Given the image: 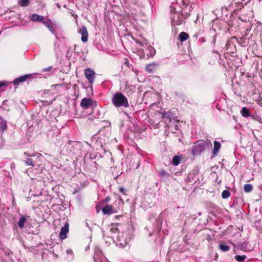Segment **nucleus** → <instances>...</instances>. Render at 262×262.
<instances>
[{"instance_id":"nucleus-1","label":"nucleus","mask_w":262,"mask_h":262,"mask_svg":"<svg viewBox=\"0 0 262 262\" xmlns=\"http://www.w3.org/2000/svg\"><path fill=\"white\" fill-rule=\"evenodd\" d=\"M177 6L174 5L170 6L171 23L172 26L181 25L190 15L187 11H184Z\"/></svg>"},{"instance_id":"nucleus-2","label":"nucleus","mask_w":262,"mask_h":262,"mask_svg":"<svg viewBox=\"0 0 262 262\" xmlns=\"http://www.w3.org/2000/svg\"><path fill=\"white\" fill-rule=\"evenodd\" d=\"M212 147V143L210 141H205L203 140H199L196 142L191 148V154L195 156L200 155L206 148Z\"/></svg>"},{"instance_id":"nucleus-3","label":"nucleus","mask_w":262,"mask_h":262,"mask_svg":"<svg viewBox=\"0 0 262 262\" xmlns=\"http://www.w3.org/2000/svg\"><path fill=\"white\" fill-rule=\"evenodd\" d=\"M97 102L91 98H83V116L92 114L94 109L97 106Z\"/></svg>"},{"instance_id":"nucleus-4","label":"nucleus","mask_w":262,"mask_h":262,"mask_svg":"<svg viewBox=\"0 0 262 262\" xmlns=\"http://www.w3.org/2000/svg\"><path fill=\"white\" fill-rule=\"evenodd\" d=\"M112 101L116 107H127L129 106L127 98L121 92L115 93L112 98Z\"/></svg>"},{"instance_id":"nucleus-5","label":"nucleus","mask_w":262,"mask_h":262,"mask_svg":"<svg viewBox=\"0 0 262 262\" xmlns=\"http://www.w3.org/2000/svg\"><path fill=\"white\" fill-rule=\"evenodd\" d=\"M84 74L88 81L90 85L93 84L94 82L96 73L94 70L90 68H86L84 70Z\"/></svg>"},{"instance_id":"nucleus-6","label":"nucleus","mask_w":262,"mask_h":262,"mask_svg":"<svg viewBox=\"0 0 262 262\" xmlns=\"http://www.w3.org/2000/svg\"><path fill=\"white\" fill-rule=\"evenodd\" d=\"M248 30H246V32L245 34V35L242 37H237L236 36L232 37V39L234 40L237 41L240 45L243 47H245L248 45L249 44V38L246 37L247 35Z\"/></svg>"},{"instance_id":"nucleus-7","label":"nucleus","mask_w":262,"mask_h":262,"mask_svg":"<svg viewBox=\"0 0 262 262\" xmlns=\"http://www.w3.org/2000/svg\"><path fill=\"white\" fill-rule=\"evenodd\" d=\"M118 209L111 205H106L102 208V212L103 214L111 215L117 213Z\"/></svg>"},{"instance_id":"nucleus-8","label":"nucleus","mask_w":262,"mask_h":262,"mask_svg":"<svg viewBox=\"0 0 262 262\" xmlns=\"http://www.w3.org/2000/svg\"><path fill=\"white\" fill-rule=\"evenodd\" d=\"M144 57L148 59L151 57H153L156 53L155 49L151 46L148 45L144 50H143Z\"/></svg>"},{"instance_id":"nucleus-9","label":"nucleus","mask_w":262,"mask_h":262,"mask_svg":"<svg viewBox=\"0 0 262 262\" xmlns=\"http://www.w3.org/2000/svg\"><path fill=\"white\" fill-rule=\"evenodd\" d=\"M177 6L178 8L182 9L184 11H187L188 13L192 10L190 0H183L182 6L180 5Z\"/></svg>"},{"instance_id":"nucleus-10","label":"nucleus","mask_w":262,"mask_h":262,"mask_svg":"<svg viewBox=\"0 0 262 262\" xmlns=\"http://www.w3.org/2000/svg\"><path fill=\"white\" fill-rule=\"evenodd\" d=\"M162 118L164 120L166 123H170L174 118V114L171 111H164L161 113Z\"/></svg>"},{"instance_id":"nucleus-11","label":"nucleus","mask_w":262,"mask_h":262,"mask_svg":"<svg viewBox=\"0 0 262 262\" xmlns=\"http://www.w3.org/2000/svg\"><path fill=\"white\" fill-rule=\"evenodd\" d=\"M32 74H27L23 76H21L14 80L13 83L15 86L18 85L20 83L25 81L27 79L32 77Z\"/></svg>"},{"instance_id":"nucleus-12","label":"nucleus","mask_w":262,"mask_h":262,"mask_svg":"<svg viewBox=\"0 0 262 262\" xmlns=\"http://www.w3.org/2000/svg\"><path fill=\"white\" fill-rule=\"evenodd\" d=\"M250 0H233L231 6L236 9H241L244 5H246Z\"/></svg>"},{"instance_id":"nucleus-13","label":"nucleus","mask_w":262,"mask_h":262,"mask_svg":"<svg viewBox=\"0 0 262 262\" xmlns=\"http://www.w3.org/2000/svg\"><path fill=\"white\" fill-rule=\"evenodd\" d=\"M69 231V224L67 222L61 228L60 232V238L61 239H64L67 237V234Z\"/></svg>"},{"instance_id":"nucleus-14","label":"nucleus","mask_w":262,"mask_h":262,"mask_svg":"<svg viewBox=\"0 0 262 262\" xmlns=\"http://www.w3.org/2000/svg\"><path fill=\"white\" fill-rule=\"evenodd\" d=\"M96 156L92 154H86L84 156V161L85 164H86V162H89L88 161L90 160L92 165H95L96 163L95 161H93L94 159H95Z\"/></svg>"},{"instance_id":"nucleus-15","label":"nucleus","mask_w":262,"mask_h":262,"mask_svg":"<svg viewBox=\"0 0 262 262\" xmlns=\"http://www.w3.org/2000/svg\"><path fill=\"white\" fill-rule=\"evenodd\" d=\"M248 244V242H245L242 243H239L237 244V246L236 247L235 244H233L234 246V253L236 252V249H238L239 250L245 251L247 248V245Z\"/></svg>"},{"instance_id":"nucleus-16","label":"nucleus","mask_w":262,"mask_h":262,"mask_svg":"<svg viewBox=\"0 0 262 262\" xmlns=\"http://www.w3.org/2000/svg\"><path fill=\"white\" fill-rule=\"evenodd\" d=\"M221 147V144L217 141H214L213 142V149L212 150L213 156H215L219 152Z\"/></svg>"},{"instance_id":"nucleus-17","label":"nucleus","mask_w":262,"mask_h":262,"mask_svg":"<svg viewBox=\"0 0 262 262\" xmlns=\"http://www.w3.org/2000/svg\"><path fill=\"white\" fill-rule=\"evenodd\" d=\"M116 244L121 247H124L126 246L127 242L125 239H124L122 236L120 237V235L119 234L117 236Z\"/></svg>"},{"instance_id":"nucleus-18","label":"nucleus","mask_w":262,"mask_h":262,"mask_svg":"<svg viewBox=\"0 0 262 262\" xmlns=\"http://www.w3.org/2000/svg\"><path fill=\"white\" fill-rule=\"evenodd\" d=\"M30 19L33 21L42 22L44 21V17L37 14H33L31 16Z\"/></svg>"},{"instance_id":"nucleus-19","label":"nucleus","mask_w":262,"mask_h":262,"mask_svg":"<svg viewBox=\"0 0 262 262\" xmlns=\"http://www.w3.org/2000/svg\"><path fill=\"white\" fill-rule=\"evenodd\" d=\"M28 217V216H24V215L20 216V217L19 219V220L18 221V223H17L18 226L20 229H22L24 227L25 224L27 221V218Z\"/></svg>"},{"instance_id":"nucleus-20","label":"nucleus","mask_w":262,"mask_h":262,"mask_svg":"<svg viewBox=\"0 0 262 262\" xmlns=\"http://www.w3.org/2000/svg\"><path fill=\"white\" fill-rule=\"evenodd\" d=\"M120 225L119 223L111 224L110 231L113 233H119V229L118 227Z\"/></svg>"},{"instance_id":"nucleus-21","label":"nucleus","mask_w":262,"mask_h":262,"mask_svg":"<svg viewBox=\"0 0 262 262\" xmlns=\"http://www.w3.org/2000/svg\"><path fill=\"white\" fill-rule=\"evenodd\" d=\"M83 88L85 89L86 96L89 98V97L92 96L93 95V84L90 85L87 87H85L84 85H83Z\"/></svg>"},{"instance_id":"nucleus-22","label":"nucleus","mask_w":262,"mask_h":262,"mask_svg":"<svg viewBox=\"0 0 262 262\" xmlns=\"http://www.w3.org/2000/svg\"><path fill=\"white\" fill-rule=\"evenodd\" d=\"M241 114L243 117L245 118L251 116V114L249 110L246 107H244L242 108Z\"/></svg>"},{"instance_id":"nucleus-23","label":"nucleus","mask_w":262,"mask_h":262,"mask_svg":"<svg viewBox=\"0 0 262 262\" xmlns=\"http://www.w3.org/2000/svg\"><path fill=\"white\" fill-rule=\"evenodd\" d=\"M43 24L49 29V30L53 33L55 34V31L53 27L52 26V22L50 20L43 21Z\"/></svg>"},{"instance_id":"nucleus-24","label":"nucleus","mask_w":262,"mask_h":262,"mask_svg":"<svg viewBox=\"0 0 262 262\" xmlns=\"http://www.w3.org/2000/svg\"><path fill=\"white\" fill-rule=\"evenodd\" d=\"M189 38V35L185 32H181L179 35V39L181 42L186 41Z\"/></svg>"},{"instance_id":"nucleus-25","label":"nucleus","mask_w":262,"mask_h":262,"mask_svg":"<svg viewBox=\"0 0 262 262\" xmlns=\"http://www.w3.org/2000/svg\"><path fill=\"white\" fill-rule=\"evenodd\" d=\"M0 119V130L3 133L7 128V122L2 118H1Z\"/></svg>"},{"instance_id":"nucleus-26","label":"nucleus","mask_w":262,"mask_h":262,"mask_svg":"<svg viewBox=\"0 0 262 262\" xmlns=\"http://www.w3.org/2000/svg\"><path fill=\"white\" fill-rule=\"evenodd\" d=\"M219 248L224 252H227L230 250V247L228 246L225 245L223 243L219 244Z\"/></svg>"},{"instance_id":"nucleus-27","label":"nucleus","mask_w":262,"mask_h":262,"mask_svg":"<svg viewBox=\"0 0 262 262\" xmlns=\"http://www.w3.org/2000/svg\"><path fill=\"white\" fill-rule=\"evenodd\" d=\"M181 161V157L179 156H174L173 157L172 164L173 165L177 166L178 165Z\"/></svg>"},{"instance_id":"nucleus-28","label":"nucleus","mask_w":262,"mask_h":262,"mask_svg":"<svg viewBox=\"0 0 262 262\" xmlns=\"http://www.w3.org/2000/svg\"><path fill=\"white\" fill-rule=\"evenodd\" d=\"M253 190V186L251 184H246L244 186V190L245 192L249 193Z\"/></svg>"},{"instance_id":"nucleus-29","label":"nucleus","mask_w":262,"mask_h":262,"mask_svg":"<svg viewBox=\"0 0 262 262\" xmlns=\"http://www.w3.org/2000/svg\"><path fill=\"white\" fill-rule=\"evenodd\" d=\"M96 118L94 116H91L86 121V124L88 126H92L95 124L94 120H96Z\"/></svg>"},{"instance_id":"nucleus-30","label":"nucleus","mask_w":262,"mask_h":262,"mask_svg":"<svg viewBox=\"0 0 262 262\" xmlns=\"http://www.w3.org/2000/svg\"><path fill=\"white\" fill-rule=\"evenodd\" d=\"M88 38V32L85 27L83 26V42H86Z\"/></svg>"},{"instance_id":"nucleus-31","label":"nucleus","mask_w":262,"mask_h":262,"mask_svg":"<svg viewBox=\"0 0 262 262\" xmlns=\"http://www.w3.org/2000/svg\"><path fill=\"white\" fill-rule=\"evenodd\" d=\"M156 64V63L155 62H153L152 63H150V64H148L147 65H146V67H145V70L149 72V73H151L153 72L154 71V68H153V66L154 65H155Z\"/></svg>"},{"instance_id":"nucleus-32","label":"nucleus","mask_w":262,"mask_h":262,"mask_svg":"<svg viewBox=\"0 0 262 262\" xmlns=\"http://www.w3.org/2000/svg\"><path fill=\"white\" fill-rule=\"evenodd\" d=\"M234 41V40L232 39V37L227 40L226 45H225V48L227 51L229 50L230 48H231V46L233 45V42Z\"/></svg>"},{"instance_id":"nucleus-33","label":"nucleus","mask_w":262,"mask_h":262,"mask_svg":"<svg viewBox=\"0 0 262 262\" xmlns=\"http://www.w3.org/2000/svg\"><path fill=\"white\" fill-rule=\"evenodd\" d=\"M230 196V192L228 190H224L222 193V197L224 199H226Z\"/></svg>"},{"instance_id":"nucleus-34","label":"nucleus","mask_w":262,"mask_h":262,"mask_svg":"<svg viewBox=\"0 0 262 262\" xmlns=\"http://www.w3.org/2000/svg\"><path fill=\"white\" fill-rule=\"evenodd\" d=\"M234 258L237 261L242 262V261H243L246 258V256L245 255H237L234 256Z\"/></svg>"},{"instance_id":"nucleus-35","label":"nucleus","mask_w":262,"mask_h":262,"mask_svg":"<svg viewBox=\"0 0 262 262\" xmlns=\"http://www.w3.org/2000/svg\"><path fill=\"white\" fill-rule=\"evenodd\" d=\"M24 162L27 165L34 166V162L31 158H28L26 160L24 161Z\"/></svg>"},{"instance_id":"nucleus-36","label":"nucleus","mask_w":262,"mask_h":262,"mask_svg":"<svg viewBox=\"0 0 262 262\" xmlns=\"http://www.w3.org/2000/svg\"><path fill=\"white\" fill-rule=\"evenodd\" d=\"M18 2L20 6L23 7L28 6L30 3L29 0H18Z\"/></svg>"},{"instance_id":"nucleus-37","label":"nucleus","mask_w":262,"mask_h":262,"mask_svg":"<svg viewBox=\"0 0 262 262\" xmlns=\"http://www.w3.org/2000/svg\"><path fill=\"white\" fill-rule=\"evenodd\" d=\"M159 174L161 177H167L169 176V174L164 170L160 171Z\"/></svg>"},{"instance_id":"nucleus-38","label":"nucleus","mask_w":262,"mask_h":262,"mask_svg":"<svg viewBox=\"0 0 262 262\" xmlns=\"http://www.w3.org/2000/svg\"><path fill=\"white\" fill-rule=\"evenodd\" d=\"M8 82L5 81H0V88L3 87V86H8Z\"/></svg>"},{"instance_id":"nucleus-39","label":"nucleus","mask_w":262,"mask_h":262,"mask_svg":"<svg viewBox=\"0 0 262 262\" xmlns=\"http://www.w3.org/2000/svg\"><path fill=\"white\" fill-rule=\"evenodd\" d=\"M53 69V67L52 66H50L47 68L43 69L42 71V72H46V71H50L52 70Z\"/></svg>"},{"instance_id":"nucleus-40","label":"nucleus","mask_w":262,"mask_h":262,"mask_svg":"<svg viewBox=\"0 0 262 262\" xmlns=\"http://www.w3.org/2000/svg\"><path fill=\"white\" fill-rule=\"evenodd\" d=\"M119 190L123 194H125V189L123 187H119Z\"/></svg>"},{"instance_id":"nucleus-41","label":"nucleus","mask_w":262,"mask_h":262,"mask_svg":"<svg viewBox=\"0 0 262 262\" xmlns=\"http://www.w3.org/2000/svg\"><path fill=\"white\" fill-rule=\"evenodd\" d=\"M72 15L75 18V22L78 25V24H77V15H75V14H74L73 13L72 14Z\"/></svg>"},{"instance_id":"nucleus-42","label":"nucleus","mask_w":262,"mask_h":262,"mask_svg":"<svg viewBox=\"0 0 262 262\" xmlns=\"http://www.w3.org/2000/svg\"><path fill=\"white\" fill-rule=\"evenodd\" d=\"M110 199H111L110 198L109 196H107L104 199V202H108V201H110Z\"/></svg>"},{"instance_id":"nucleus-43","label":"nucleus","mask_w":262,"mask_h":262,"mask_svg":"<svg viewBox=\"0 0 262 262\" xmlns=\"http://www.w3.org/2000/svg\"><path fill=\"white\" fill-rule=\"evenodd\" d=\"M24 155H26L28 157H32L33 156V155H31L30 154H29V153H28L27 152H25L24 153ZM33 156H34L33 155Z\"/></svg>"},{"instance_id":"nucleus-44","label":"nucleus","mask_w":262,"mask_h":262,"mask_svg":"<svg viewBox=\"0 0 262 262\" xmlns=\"http://www.w3.org/2000/svg\"><path fill=\"white\" fill-rule=\"evenodd\" d=\"M192 38L194 39V40H196L197 38H198V35L196 34H194L192 36Z\"/></svg>"},{"instance_id":"nucleus-45","label":"nucleus","mask_w":262,"mask_h":262,"mask_svg":"<svg viewBox=\"0 0 262 262\" xmlns=\"http://www.w3.org/2000/svg\"><path fill=\"white\" fill-rule=\"evenodd\" d=\"M78 32L82 34V29L81 28H79L78 30Z\"/></svg>"},{"instance_id":"nucleus-46","label":"nucleus","mask_w":262,"mask_h":262,"mask_svg":"<svg viewBox=\"0 0 262 262\" xmlns=\"http://www.w3.org/2000/svg\"><path fill=\"white\" fill-rule=\"evenodd\" d=\"M215 38L214 36H213V40H212V43L213 44H215Z\"/></svg>"},{"instance_id":"nucleus-47","label":"nucleus","mask_w":262,"mask_h":262,"mask_svg":"<svg viewBox=\"0 0 262 262\" xmlns=\"http://www.w3.org/2000/svg\"><path fill=\"white\" fill-rule=\"evenodd\" d=\"M115 217H116V219H118V218H119V217H122V215H116V216H115Z\"/></svg>"},{"instance_id":"nucleus-48","label":"nucleus","mask_w":262,"mask_h":262,"mask_svg":"<svg viewBox=\"0 0 262 262\" xmlns=\"http://www.w3.org/2000/svg\"><path fill=\"white\" fill-rule=\"evenodd\" d=\"M89 248V245L87 246L85 248V251H87Z\"/></svg>"},{"instance_id":"nucleus-49","label":"nucleus","mask_w":262,"mask_h":262,"mask_svg":"<svg viewBox=\"0 0 262 262\" xmlns=\"http://www.w3.org/2000/svg\"><path fill=\"white\" fill-rule=\"evenodd\" d=\"M67 252H68V253H70V252H72V250H67Z\"/></svg>"},{"instance_id":"nucleus-50","label":"nucleus","mask_w":262,"mask_h":262,"mask_svg":"<svg viewBox=\"0 0 262 262\" xmlns=\"http://www.w3.org/2000/svg\"><path fill=\"white\" fill-rule=\"evenodd\" d=\"M85 224H86V226L90 228V227L89 226V224L86 222H85Z\"/></svg>"},{"instance_id":"nucleus-51","label":"nucleus","mask_w":262,"mask_h":262,"mask_svg":"<svg viewBox=\"0 0 262 262\" xmlns=\"http://www.w3.org/2000/svg\"><path fill=\"white\" fill-rule=\"evenodd\" d=\"M56 86H62V84H58V85H57Z\"/></svg>"},{"instance_id":"nucleus-52","label":"nucleus","mask_w":262,"mask_h":262,"mask_svg":"<svg viewBox=\"0 0 262 262\" xmlns=\"http://www.w3.org/2000/svg\"><path fill=\"white\" fill-rule=\"evenodd\" d=\"M57 7H58V8H60V6H59V5L58 4H57Z\"/></svg>"},{"instance_id":"nucleus-53","label":"nucleus","mask_w":262,"mask_h":262,"mask_svg":"<svg viewBox=\"0 0 262 262\" xmlns=\"http://www.w3.org/2000/svg\"><path fill=\"white\" fill-rule=\"evenodd\" d=\"M80 105L82 106V101L80 102Z\"/></svg>"}]
</instances>
